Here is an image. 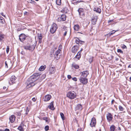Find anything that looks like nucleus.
Listing matches in <instances>:
<instances>
[{
  "label": "nucleus",
  "instance_id": "38",
  "mask_svg": "<svg viewBox=\"0 0 131 131\" xmlns=\"http://www.w3.org/2000/svg\"><path fill=\"white\" fill-rule=\"evenodd\" d=\"M83 9H79L78 10V11L79 12V14L81 13L83 11Z\"/></svg>",
  "mask_w": 131,
  "mask_h": 131
},
{
  "label": "nucleus",
  "instance_id": "15",
  "mask_svg": "<svg viewBox=\"0 0 131 131\" xmlns=\"http://www.w3.org/2000/svg\"><path fill=\"white\" fill-rule=\"evenodd\" d=\"M15 117L14 115H12L9 117V120L10 122L11 123H13L14 121L15 120Z\"/></svg>",
  "mask_w": 131,
  "mask_h": 131
},
{
  "label": "nucleus",
  "instance_id": "28",
  "mask_svg": "<svg viewBox=\"0 0 131 131\" xmlns=\"http://www.w3.org/2000/svg\"><path fill=\"white\" fill-rule=\"evenodd\" d=\"M43 120L45 121L46 122H47L48 123H49V122L48 120L49 119L47 117H44L43 118Z\"/></svg>",
  "mask_w": 131,
  "mask_h": 131
},
{
  "label": "nucleus",
  "instance_id": "8",
  "mask_svg": "<svg viewBox=\"0 0 131 131\" xmlns=\"http://www.w3.org/2000/svg\"><path fill=\"white\" fill-rule=\"evenodd\" d=\"M96 124V119L94 117H93L91 119V122L90 124V125L91 126V127H95Z\"/></svg>",
  "mask_w": 131,
  "mask_h": 131
},
{
  "label": "nucleus",
  "instance_id": "56",
  "mask_svg": "<svg viewBox=\"0 0 131 131\" xmlns=\"http://www.w3.org/2000/svg\"><path fill=\"white\" fill-rule=\"evenodd\" d=\"M63 29H64V30H65V29L66 28V27L65 26H63L62 28Z\"/></svg>",
  "mask_w": 131,
  "mask_h": 131
},
{
  "label": "nucleus",
  "instance_id": "43",
  "mask_svg": "<svg viewBox=\"0 0 131 131\" xmlns=\"http://www.w3.org/2000/svg\"><path fill=\"white\" fill-rule=\"evenodd\" d=\"M62 46L61 45H60L59 46L58 49H60V50H61V49H62Z\"/></svg>",
  "mask_w": 131,
  "mask_h": 131
},
{
  "label": "nucleus",
  "instance_id": "34",
  "mask_svg": "<svg viewBox=\"0 0 131 131\" xmlns=\"http://www.w3.org/2000/svg\"><path fill=\"white\" fill-rule=\"evenodd\" d=\"M75 41L77 44H78L79 43L80 40L78 38H77V39L75 40Z\"/></svg>",
  "mask_w": 131,
  "mask_h": 131
},
{
  "label": "nucleus",
  "instance_id": "3",
  "mask_svg": "<svg viewBox=\"0 0 131 131\" xmlns=\"http://www.w3.org/2000/svg\"><path fill=\"white\" fill-rule=\"evenodd\" d=\"M76 93L74 91L69 92L67 94V96L70 99H73L76 97Z\"/></svg>",
  "mask_w": 131,
  "mask_h": 131
},
{
  "label": "nucleus",
  "instance_id": "22",
  "mask_svg": "<svg viewBox=\"0 0 131 131\" xmlns=\"http://www.w3.org/2000/svg\"><path fill=\"white\" fill-rule=\"evenodd\" d=\"M81 51H79L77 55H76L75 57H76L78 59H79L81 57Z\"/></svg>",
  "mask_w": 131,
  "mask_h": 131
},
{
  "label": "nucleus",
  "instance_id": "64",
  "mask_svg": "<svg viewBox=\"0 0 131 131\" xmlns=\"http://www.w3.org/2000/svg\"><path fill=\"white\" fill-rule=\"evenodd\" d=\"M129 79H130V80L131 81V77H130Z\"/></svg>",
  "mask_w": 131,
  "mask_h": 131
},
{
  "label": "nucleus",
  "instance_id": "58",
  "mask_svg": "<svg viewBox=\"0 0 131 131\" xmlns=\"http://www.w3.org/2000/svg\"><path fill=\"white\" fill-rule=\"evenodd\" d=\"M28 13V12H24V14L25 15H26V14Z\"/></svg>",
  "mask_w": 131,
  "mask_h": 131
},
{
  "label": "nucleus",
  "instance_id": "41",
  "mask_svg": "<svg viewBox=\"0 0 131 131\" xmlns=\"http://www.w3.org/2000/svg\"><path fill=\"white\" fill-rule=\"evenodd\" d=\"M28 2L32 4H34V3H35L34 1H33L32 0H28Z\"/></svg>",
  "mask_w": 131,
  "mask_h": 131
},
{
  "label": "nucleus",
  "instance_id": "18",
  "mask_svg": "<svg viewBox=\"0 0 131 131\" xmlns=\"http://www.w3.org/2000/svg\"><path fill=\"white\" fill-rule=\"evenodd\" d=\"M76 110H81L82 109V105L80 104H78L75 107V108Z\"/></svg>",
  "mask_w": 131,
  "mask_h": 131
},
{
  "label": "nucleus",
  "instance_id": "61",
  "mask_svg": "<svg viewBox=\"0 0 131 131\" xmlns=\"http://www.w3.org/2000/svg\"><path fill=\"white\" fill-rule=\"evenodd\" d=\"M112 21H113V20H109V21H108V23H110V22H111Z\"/></svg>",
  "mask_w": 131,
  "mask_h": 131
},
{
  "label": "nucleus",
  "instance_id": "26",
  "mask_svg": "<svg viewBox=\"0 0 131 131\" xmlns=\"http://www.w3.org/2000/svg\"><path fill=\"white\" fill-rule=\"evenodd\" d=\"M23 125V124H21V125L19 126L18 128V129L20 131H22L23 130V128L21 125Z\"/></svg>",
  "mask_w": 131,
  "mask_h": 131
},
{
  "label": "nucleus",
  "instance_id": "57",
  "mask_svg": "<svg viewBox=\"0 0 131 131\" xmlns=\"http://www.w3.org/2000/svg\"><path fill=\"white\" fill-rule=\"evenodd\" d=\"M0 19L1 20H4V18L2 17H0Z\"/></svg>",
  "mask_w": 131,
  "mask_h": 131
},
{
  "label": "nucleus",
  "instance_id": "55",
  "mask_svg": "<svg viewBox=\"0 0 131 131\" xmlns=\"http://www.w3.org/2000/svg\"><path fill=\"white\" fill-rule=\"evenodd\" d=\"M39 43H41V39H39Z\"/></svg>",
  "mask_w": 131,
  "mask_h": 131
},
{
  "label": "nucleus",
  "instance_id": "24",
  "mask_svg": "<svg viewBox=\"0 0 131 131\" xmlns=\"http://www.w3.org/2000/svg\"><path fill=\"white\" fill-rule=\"evenodd\" d=\"M115 126L114 125H112L110 128V131H114L115 129Z\"/></svg>",
  "mask_w": 131,
  "mask_h": 131
},
{
  "label": "nucleus",
  "instance_id": "63",
  "mask_svg": "<svg viewBox=\"0 0 131 131\" xmlns=\"http://www.w3.org/2000/svg\"><path fill=\"white\" fill-rule=\"evenodd\" d=\"M118 60V58H116V59H115V60H116V61H117V60Z\"/></svg>",
  "mask_w": 131,
  "mask_h": 131
},
{
  "label": "nucleus",
  "instance_id": "13",
  "mask_svg": "<svg viewBox=\"0 0 131 131\" xmlns=\"http://www.w3.org/2000/svg\"><path fill=\"white\" fill-rule=\"evenodd\" d=\"M51 97V95H46L43 98V100L45 102H47L49 101Z\"/></svg>",
  "mask_w": 131,
  "mask_h": 131
},
{
  "label": "nucleus",
  "instance_id": "7",
  "mask_svg": "<svg viewBox=\"0 0 131 131\" xmlns=\"http://www.w3.org/2000/svg\"><path fill=\"white\" fill-rule=\"evenodd\" d=\"M81 77L86 78L89 74V72L88 71L86 70L81 72Z\"/></svg>",
  "mask_w": 131,
  "mask_h": 131
},
{
  "label": "nucleus",
  "instance_id": "49",
  "mask_svg": "<svg viewBox=\"0 0 131 131\" xmlns=\"http://www.w3.org/2000/svg\"><path fill=\"white\" fill-rule=\"evenodd\" d=\"M67 32V31H65V32L64 33L63 35L64 36H65L66 35Z\"/></svg>",
  "mask_w": 131,
  "mask_h": 131
},
{
  "label": "nucleus",
  "instance_id": "62",
  "mask_svg": "<svg viewBox=\"0 0 131 131\" xmlns=\"http://www.w3.org/2000/svg\"><path fill=\"white\" fill-rule=\"evenodd\" d=\"M6 88V87L5 86H4L3 88V89H5Z\"/></svg>",
  "mask_w": 131,
  "mask_h": 131
},
{
  "label": "nucleus",
  "instance_id": "6",
  "mask_svg": "<svg viewBox=\"0 0 131 131\" xmlns=\"http://www.w3.org/2000/svg\"><path fill=\"white\" fill-rule=\"evenodd\" d=\"M25 49L26 50H29L34 49L35 48V46L33 45L32 46H25L24 47Z\"/></svg>",
  "mask_w": 131,
  "mask_h": 131
},
{
  "label": "nucleus",
  "instance_id": "42",
  "mask_svg": "<svg viewBox=\"0 0 131 131\" xmlns=\"http://www.w3.org/2000/svg\"><path fill=\"white\" fill-rule=\"evenodd\" d=\"M16 114L18 116L20 117L21 115V114L19 112H17L16 113Z\"/></svg>",
  "mask_w": 131,
  "mask_h": 131
},
{
  "label": "nucleus",
  "instance_id": "40",
  "mask_svg": "<svg viewBox=\"0 0 131 131\" xmlns=\"http://www.w3.org/2000/svg\"><path fill=\"white\" fill-rule=\"evenodd\" d=\"M5 22V21L4 20H1L0 19V23H1L2 24H4V23Z\"/></svg>",
  "mask_w": 131,
  "mask_h": 131
},
{
  "label": "nucleus",
  "instance_id": "4",
  "mask_svg": "<svg viewBox=\"0 0 131 131\" xmlns=\"http://www.w3.org/2000/svg\"><path fill=\"white\" fill-rule=\"evenodd\" d=\"M80 82L83 84H87L88 82V79L85 78L81 77L79 79Z\"/></svg>",
  "mask_w": 131,
  "mask_h": 131
},
{
  "label": "nucleus",
  "instance_id": "5",
  "mask_svg": "<svg viewBox=\"0 0 131 131\" xmlns=\"http://www.w3.org/2000/svg\"><path fill=\"white\" fill-rule=\"evenodd\" d=\"M16 78L14 75L12 76L10 78V81H9V83L10 84H13L15 83V81Z\"/></svg>",
  "mask_w": 131,
  "mask_h": 131
},
{
  "label": "nucleus",
  "instance_id": "35",
  "mask_svg": "<svg viewBox=\"0 0 131 131\" xmlns=\"http://www.w3.org/2000/svg\"><path fill=\"white\" fill-rule=\"evenodd\" d=\"M49 127L47 125L45 127V129L46 131H48L49 129Z\"/></svg>",
  "mask_w": 131,
  "mask_h": 131
},
{
  "label": "nucleus",
  "instance_id": "1",
  "mask_svg": "<svg viewBox=\"0 0 131 131\" xmlns=\"http://www.w3.org/2000/svg\"><path fill=\"white\" fill-rule=\"evenodd\" d=\"M41 75L39 73L34 74L32 76L28 79L26 82V84L27 85L26 87L27 88H29L34 86L36 84L35 82L40 77V80H42L46 77L45 74Z\"/></svg>",
  "mask_w": 131,
  "mask_h": 131
},
{
  "label": "nucleus",
  "instance_id": "46",
  "mask_svg": "<svg viewBox=\"0 0 131 131\" xmlns=\"http://www.w3.org/2000/svg\"><path fill=\"white\" fill-rule=\"evenodd\" d=\"M122 48L123 49L126 48L127 47L126 46H125L124 45H123L122 47Z\"/></svg>",
  "mask_w": 131,
  "mask_h": 131
},
{
  "label": "nucleus",
  "instance_id": "31",
  "mask_svg": "<svg viewBox=\"0 0 131 131\" xmlns=\"http://www.w3.org/2000/svg\"><path fill=\"white\" fill-rule=\"evenodd\" d=\"M116 31H115L114 30H112V31L110 32L108 34V35L110 36L111 35H112Z\"/></svg>",
  "mask_w": 131,
  "mask_h": 131
},
{
  "label": "nucleus",
  "instance_id": "14",
  "mask_svg": "<svg viewBox=\"0 0 131 131\" xmlns=\"http://www.w3.org/2000/svg\"><path fill=\"white\" fill-rule=\"evenodd\" d=\"M61 51V50L60 49H58L56 52L55 53V58H56L57 59H58L59 58V57H58L59 54L60 53V52Z\"/></svg>",
  "mask_w": 131,
  "mask_h": 131
},
{
  "label": "nucleus",
  "instance_id": "10",
  "mask_svg": "<svg viewBox=\"0 0 131 131\" xmlns=\"http://www.w3.org/2000/svg\"><path fill=\"white\" fill-rule=\"evenodd\" d=\"M66 16L65 14H63L60 17H59L58 19V21H64L66 20Z\"/></svg>",
  "mask_w": 131,
  "mask_h": 131
},
{
  "label": "nucleus",
  "instance_id": "39",
  "mask_svg": "<svg viewBox=\"0 0 131 131\" xmlns=\"http://www.w3.org/2000/svg\"><path fill=\"white\" fill-rule=\"evenodd\" d=\"M9 50V46H7V47L6 50V51L7 53H8Z\"/></svg>",
  "mask_w": 131,
  "mask_h": 131
},
{
  "label": "nucleus",
  "instance_id": "53",
  "mask_svg": "<svg viewBox=\"0 0 131 131\" xmlns=\"http://www.w3.org/2000/svg\"><path fill=\"white\" fill-rule=\"evenodd\" d=\"M77 131H82V130L81 128H79L77 130Z\"/></svg>",
  "mask_w": 131,
  "mask_h": 131
},
{
  "label": "nucleus",
  "instance_id": "17",
  "mask_svg": "<svg viewBox=\"0 0 131 131\" xmlns=\"http://www.w3.org/2000/svg\"><path fill=\"white\" fill-rule=\"evenodd\" d=\"M53 102H52L50 103V104L48 106V107L51 110H53L54 109V107L53 105Z\"/></svg>",
  "mask_w": 131,
  "mask_h": 131
},
{
  "label": "nucleus",
  "instance_id": "44",
  "mask_svg": "<svg viewBox=\"0 0 131 131\" xmlns=\"http://www.w3.org/2000/svg\"><path fill=\"white\" fill-rule=\"evenodd\" d=\"M72 79L73 80L75 81H77V78L76 77H74V78H72Z\"/></svg>",
  "mask_w": 131,
  "mask_h": 131
},
{
  "label": "nucleus",
  "instance_id": "29",
  "mask_svg": "<svg viewBox=\"0 0 131 131\" xmlns=\"http://www.w3.org/2000/svg\"><path fill=\"white\" fill-rule=\"evenodd\" d=\"M77 50L75 48V47H73L72 49V52L73 53H75L77 52Z\"/></svg>",
  "mask_w": 131,
  "mask_h": 131
},
{
  "label": "nucleus",
  "instance_id": "51",
  "mask_svg": "<svg viewBox=\"0 0 131 131\" xmlns=\"http://www.w3.org/2000/svg\"><path fill=\"white\" fill-rule=\"evenodd\" d=\"M32 100L33 101L35 102L36 101V99L35 98V97H34L32 99Z\"/></svg>",
  "mask_w": 131,
  "mask_h": 131
},
{
  "label": "nucleus",
  "instance_id": "59",
  "mask_svg": "<svg viewBox=\"0 0 131 131\" xmlns=\"http://www.w3.org/2000/svg\"><path fill=\"white\" fill-rule=\"evenodd\" d=\"M114 101V100H112V101H111V103H112V104H113V102Z\"/></svg>",
  "mask_w": 131,
  "mask_h": 131
},
{
  "label": "nucleus",
  "instance_id": "12",
  "mask_svg": "<svg viewBox=\"0 0 131 131\" xmlns=\"http://www.w3.org/2000/svg\"><path fill=\"white\" fill-rule=\"evenodd\" d=\"M26 37L25 34H22L19 35V38L20 41L23 42L25 39Z\"/></svg>",
  "mask_w": 131,
  "mask_h": 131
},
{
  "label": "nucleus",
  "instance_id": "33",
  "mask_svg": "<svg viewBox=\"0 0 131 131\" xmlns=\"http://www.w3.org/2000/svg\"><path fill=\"white\" fill-rule=\"evenodd\" d=\"M119 110L121 111H123L124 109L123 108L121 105H119Z\"/></svg>",
  "mask_w": 131,
  "mask_h": 131
},
{
  "label": "nucleus",
  "instance_id": "54",
  "mask_svg": "<svg viewBox=\"0 0 131 131\" xmlns=\"http://www.w3.org/2000/svg\"><path fill=\"white\" fill-rule=\"evenodd\" d=\"M5 131H10L9 129L8 128H6L5 129Z\"/></svg>",
  "mask_w": 131,
  "mask_h": 131
},
{
  "label": "nucleus",
  "instance_id": "23",
  "mask_svg": "<svg viewBox=\"0 0 131 131\" xmlns=\"http://www.w3.org/2000/svg\"><path fill=\"white\" fill-rule=\"evenodd\" d=\"M79 26L78 25H75L74 27V30L76 31H78L79 29Z\"/></svg>",
  "mask_w": 131,
  "mask_h": 131
},
{
  "label": "nucleus",
  "instance_id": "30",
  "mask_svg": "<svg viewBox=\"0 0 131 131\" xmlns=\"http://www.w3.org/2000/svg\"><path fill=\"white\" fill-rule=\"evenodd\" d=\"M60 115L62 120H64V117L63 113H60Z\"/></svg>",
  "mask_w": 131,
  "mask_h": 131
},
{
  "label": "nucleus",
  "instance_id": "60",
  "mask_svg": "<svg viewBox=\"0 0 131 131\" xmlns=\"http://www.w3.org/2000/svg\"><path fill=\"white\" fill-rule=\"evenodd\" d=\"M128 68H131V64H130L129 65V66L128 67Z\"/></svg>",
  "mask_w": 131,
  "mask_h": 131
},
{
  "label": "nucleus",
  "instance_id": "37",
  "mask_svg": "<svg viewBox=\"0 0 131 131\" xmlns=\"http://www.w3.org/2000/svg\"><path fill=\"white\" fill-rule=\"evenodd\" d=\"M4 38V37L3 35L1 34L0 35V41L2 40Z\"/></svg>",
  "mask_w": 131,
  "mask_h": 131
},
{
  "label": "nucleus",
  "instance_id": "9",
  "mask_svg": "<svg viewBox=\"0 0 131 131\" xmlns=\"http://www.w3.org/2000/svg\"><path fill=\"white\" fill-rule=\"evenodd\" d=\"M106 117L108 121L109 122L111 121L113 118L112 115L110 113H107L106 115Z\"/></svg>",
  "mask_w": 131,
  "mask_h": 131
},
{
  "label": "nucleus",
  "instance_id": "16",
  "mask_svg": "<svg viewBox=\"0 0 131 131\" xmlns=\"http://www.w3.org/2000/svg\"><path fill=\"white\" fill-rule=\"evenodd\" d=\"M55 69L54 67H52L49 68V73L51 74H53L55 72Z\"/></svg>",
  "mask_w": 131,
  "mask_h": 131
},
{
  "label": "nucleus",
  "instance_id": "19",
  "mask_svg": "<svg viewBox=\"0 0 131 131\" xmlns=\"http://www.w3.org/2000/svg\"><path fill=\"white\" fill-rule=\"evenodd\" d=\"M93 10L95 11L96 13H100L101 12V10L100 8L97 7H95L93 8Z\"/></svg>",
  "mask_w": 131,
  "mask_h": 131
},
{
  "label": "nucleus",
  "instance_id": "48",
  "mask_svg": "<svg viewBox=\"0 0 131 131\" xmlns=\"http://www.w3.org/2000/svg\"><path fill=\"white\" fill-rule=\"evenodd\" d=\"M84 41L80 40V42H79V43L81 44H82V43H84Z\"/></svg>",
  "mask_w": 131,
  "mask_h": 131
},
{
  "label": "nucleus",
  "instance_id": "45",
  "mask_svg": "<svg viewBox=\"0 0 131 131\" xmlns=\"http://www.w3.org/2000/svg\"><path fill=\"white\" fill-rule=\"evenodd\" d=\"M29 111V110L28 109V107H27V108L26 111V114L27 115L28 114V112Z\"/></svg>",
  "mask_w": 131,
  "mask_h": 131
},
{
  "label": "nucleus",
  "instance_id": "47",
  "mask_svg": "<svg viewBox=\"0 0 131 131\" xmlns=\"http://www.w3.org/2000/svg\"><path fill=\"white\" fill-rule=\"evenodd\" d=\"M67 77L69 79H70L71 78V77L70 75H68Z\"/></svg>",
  "mask_w": 131,
  "mask_h": 131
},
{
  "label": "nucleus",
  "instance_id": "25",
  "mask_svg": "<svg viewBox=\"0 0 131 131\" xmlns=\"http://www.w3.org/2000/svg\"><path fill=\"white\" fill-rule=\"evenodd\" d=\"M56 3L57 5H61V0H56Z\"/></svg>",
  "mask_w": 131,
  "mask_h": 131
},
{
  "label": "nucleus",
  "instance_id": "20",
  "mask_svg": "<svg viewBox=\"0 0 131 131\" xmlns=\"http://www.w3.org/2000/svg\"><path fill=\"white\" fill-rule=\"evenodd\" d=\"M72 67L75 69H78L79 68V66L76 64L75 63H73L72 64Z\"/></svg>",
  "mask_w": 131,
  "mask_h": 131
},
{
  "label": "nucleus",
  "instance_id": "52",
  "mask_svg": "<svg viewBox=\"0 0 131 131\" xmlns=\"http://www.w3.org/2000/svg\"><path fill=\"white\" fill-rule=\"evenodd\" d=\"M1 14L4 17H5V15H4V14H3V13H1Z\"/></svg>",
  "mask_w": 131,
  "mask_h": 131
},
{
  "label": "nucleus",
  "instance_id": "50",
  "mask_svg": "<svg viewBox=\"0 0 131 131\" xmlns=\"http://www.w3.org/2000/svg\"><path fill=\"white\" fill-rule=\"evenodd\" d=\"M5 67H6L7 68L8 67L7 64V63L6 61L5 62Z\"/></svg>",
  "mask_w": 131,
  "mask_h": 131
},
{
  "label": "nucleus",
  "instance_id": "32",
  "mask_svg": "<svg viewBox=\"0 0 131 131\" xmlns=\"http://www.w3.org/2000/svg\"><path fill=\"white\" fill-rule=\"evenodd\" d=\"M79 15L82 16H84V13L83 10L81 13L79 14Z\"/></svg>",
  "mask_w": 131,
  "mask_h": 131
},
{
  "label": "nucleus",
  "instance_id": "11",
  "mask_svg": "<svg viewBox=\"0 0 131 131\" xmlns=\"http://www.w3.org/2000/svg\"><path fill=\"white\" fill-rule=\"evenodd\" d=\"M97 19L98 17L97 16H93L91 20L92 23L93 25H94L96 24Z\"/></svg>",
  "mask_w": 131,
  "mask_h": 131
},
{
  "label": "nucleus",
  "instance_id": "36",
  "mask_svg": "<svg viewBox=\"0 0 131 131\" xmlns=\"http://www.w3.org/2000/svg\"><path fill=\"white\" fill-rule=\"evenodd\" d=\"M117 52H120L122 54L123 53V52L121 49H118L117 50Z\"/></svg>",
  "mask_w": 131,
  "mask_h": 131
},
{
  "label": "nucleus",
  "instance_id": "21",
  "mask_svg": "<svg viewBox=\"0 0 131 131\" xmlns=\"http://www.w3.org/2000/svg\"><path fill=\"white\" fill-rule=\"evenodd\" d=\"M46 67V65L41 66L39 68V70L40 71H43L44 70Z\"/></svg>",
  "mask_w": 131,
  "mask_h": 131
},
{
  "label": "nucleus",
  "instance_id": "2",
  "mask_svg": "<svg viewBox=\"0 0 131 131\" xmlns=\"http://www.w3.org/2000/svg\"><path fill=\"white\" fill-rule=\"evenodd\" d=\"M58 27L57 25L55 23H53L51 26L50 29V32L52 34H54L56 31Z\"/></svg>",
  "mask_w": 131,
  "mask_h": 131
},
{
  "label": "nucleus",
  "instance_id": "27",
  "mask_svg": "<svg viewBox=\"0 0 131 131\" xmlns=\"http://www.w3.org/2000/svg\"><path fill=\"white\" fill-rule=\"evenodd\" d=\"M38 37L39 39H42V35L41 34L38 33Z\"/></svg>",
  "mask_w": 131,
  "mask_h": 131
}]
</instances>
